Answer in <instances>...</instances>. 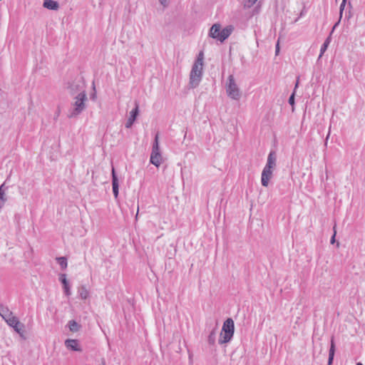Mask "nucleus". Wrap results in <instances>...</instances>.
<instances>
[{
    "instance_id": "ddd939ff",
    "label": "nucleus",
    "mask_w": 365,
    "mask_h": 365,
    "mask_svg": "<svg viewBox=\"0 0 365 365\" xmlns=\"http://www.w3.org/2000/svg\"><path fill=\"white\" fill-rule=\"evenodd\" d=\"M0 315L5 321L14 316L9 307L3 304H0Z\"/></svg>"
},
{
    "instance_id": "f03ea898",
    "label": "nucleus",
    "mask_w": 365,
    "mask_h": 365,
    "mask_svg": "<svg viewBox=\"0 0 365 365\" xmlns=\"http://www.w3.org/2000/svg\"><path fill=\"white\" fill-rule=\"evenodd\" d=\"M73 100L74 101L71 103V107L67 115L68 118L78 116L86 108V102L88 101L86 93L76 95L74 96Z\"/></svg>"
},
{
    "instance_id": "473e14b6",
    "label": "nucleus",
    "mask_w": 365,
    "mask_h": 365,
    "mask_svg": "<svg viewBox=\"0 0 365 365\" xmlns=\"http://www.w3.org/2000/svg\"><path fill=\"white\" fill-rule=\"evenodd\" d=\"M335 236H336V231H334V233L333 236L331 238V244H334V242H335Z\"/></svg>"
},
{
    "instance_id": "4be33fe9",
    "label": "nucleus",
    "mask_w": 365,
    "mask_h": 365,
    "mask_svg": "<svg viewBox=\"0 0 365 365\" xmlns=\"http://www.w3.org/2000/svg\"><path fill=\"white\" fill-rule=\"evenodd\" d=\"M57 262L61 266L62 269L67 267V259L65 257H56Z\"/></svg>"
},
{
    "instance_id": "2f4dec72",
    "label": "nucleus",
    "mask_w": 365,
    "mask_h": 365,
    "mask_svg": "<svg viewBox=\"0 0 365 365\" xmlns=\"http://www.w3.org/2000/svg\"><path fill=\"white\" fill-rule=\"evenodd\" d=\"M279 52V42H277L276 44V47H275L276 55H277Z\"/></svg>"
},
{
    "instance_id": "c85d7f7f",
    "label": "nucleus",
    "mask_w": 365,
    "mask_h": 365,
    "mask_svg": "<svg viewBox=\"0 0 365 365\" xmlns=\"http://www.w3.org/2000/svg\"><path fill=\"white\" fill-rule=\"evenodd\" d=\"M289 103L291 106H294V92L289 98Z\"/></svg>"
},
{
    "instance_id": "2eb2a0df",
    "label": "nucleus",
    "mask_w": 365,
    "mask_h": 365,
    "mask_svg": "<svg viewBox=\"0 0 365 365\" xmlns=\"http://www.w3.org/2000/svg\"><path fill=\"white\" fill-rule=\"evenodd\" d=\"M43 6L50 10H58L59 8V4L57 1L53 0H44Z\"/></svg>"
},
{
    "instance_id": "e433bc0d",
    "label": "nucleus",
    "mask_w": 365,
    "mask_h": 365,
    "mask_svg": "<svg viewBox=\"0 0 365 365\" xmlns=\"http://www.w3.org/2000/svg\"><path fill=\"white\" fill-rule=\"evenodd\" d=\"M349 6L351 8V3L349 2Z\"/></svg>"
},
{
    "instance_id": "6ab92c4d",
    "label": "nucleus",
    "mask_w": 365,
    "mask_h": 365,
    "mask_svg": "<svg viewBox=\"0 0 365 365\" xmlns=\"http://www.w3.org/2000/svg\"><path fill=\"white\" fill-rule=\"evenodd\" d=\"M346 0H342V2L340 5V8H339V21L334 24V27H333V29H334L339 24V22H340V20L342 17V14H343V11L344 10V7L346 6Z\"/></svg>"
},
{
    "instance_id": "0eeeda50",
    "label": "nucleus",
    "mask_w": 365,
    "mask_h": 365,
    "mask_svg": "<svg viewBox=\"0 0 365 365\" xmlns=\"http://www.w3.org/2000/svg\"><path fill=\"white\" fill-rule=\"evenodd\" d=\"M139 114V104L138 101H135V108L130 112L129 117L125 123V128H130L133 125Z\"/></svg>"
},
{
    "instance_id": "f257e3e1",
    "label": "nucleus",
    "mask_w": 365,
    "mask_h": 365,
    "mask_svg": "<svg viewBox=\"0 0 365 365\" xmlns=\"http://www.w3.org/2000/svg\"><path fill=\"white\" fill-rule=\"evenodd\" d=\"M203 59V52L200 51L194 64L192 65L190 74V86L193 88L198 86L200 82L201 81L202 76Z\"/></svg>"
},
{
    "instance_id": "f8f14e48",
    "label": "nucleus",
    "mask_w": 365,
    "mask_h": 365,
    "mask_svg": "<svg viewBox=\"0 0 365 365\" xmlns=\"http://www.w3.org/2000/svg\"><path fill=\"white\" fill-rule=\"evenodd\" d=\"M277 155L276 152L271 150L267 157V162L264 168L273 170L276 167Z\"/></svg>"
},
{
    "instance_id": "cd10ccee",
    "label": "nucleus",
    "mask_w": 365,
    "mask_h": 365,
    "mask_svg": "<svg viewBox=\"0 0 365 365\" xmlns=\"http://www.w3.org/2000/svg\"><path fill=\"white\" fill-rule=\"evenodd\" d=\"M63 289H64L66 295V296L71 295V290H70L69 284H67L66 285H63Z\"/></svg>"
},
{
    "instance_id": "c9c22d12",
    "label": "nucleus",
    "mask_w": 365,
    "mask_h": 365,
    "mask_svg": "<svg viewBox=\"0 0 365 365\" xmlns=\"http://www.w3.org/2000/svg\"><path fill=\"white\" fill-rule=\"evenodd\" d=\"M298 83H299L298 81H297L296 85H295V88L298 86Z\"/></svg>"
},
{
    "instance_id": "9d476101",
    "label": "nucleus",
    "mask_w": 365,
    "mask_h": 365,
    "mask_svg": "<svg viewBox=\"0 0 365 365\" xmlns=\"http://www.w3.org/2000/svg\"><path fill=\"white\" fill-rule=\"evenodd\" d=\"M65 346L68 349L75 351H81L82 349L77 339H68L65 341Z\"/></svg>"
},
{
    "instance_id": "dca6fc26",
    "label": "nucleus",
    "mask_w": 365,
    "mask_h": 365,
    "mask_svg": "<svg viewBox=\"0 0 365 365\" xmlns=\"http://www.w3.org/2000/svg\"><path fill=\"white\" fill-rule=\"evenodd\" d=\"M335 353V343L334 340V337L332 336L331 339V345L329 351V359H328V365H331L334 359V356Z\"/></svg>"
},
{
    "instance_id": "1a4fd4ad",
    "label": "nucleus",
    "mask_w": 365,
    "mask_h": 365,
    "mask_svg": "<svg viewBox=\"0 0 365 365\" xmlns=\"http://www.w3.org/2000/svg\"><path fill=\"white\" fill-rule=\"evenodd\" d=\"M232 31L233 26H227L223 29H221L219 36H216L215 37H217V40L220 42H223L231 35Z\"/></svg>"
},
{
    "instance_id": "20e7f679",
    "label": "nucleus",
    "mask_w": 365,
    "mask_h": 365,
    "mask_svg": "<svg viewBox=\"0 0 365 365\" xmlns=\"http://www.w3.org/2000/svg\"><path fill=\"white\" fill-rule=\"evenodd\" d=\"M163 161V157L160 150L159 138L157 133L155 136L154 142L152 146V151L150 158V162L156 167H159Z\"/></svg>"
},
{
    "instance_id": "393cba45",
    "label": "nucleus",
    "mask_w": 365,
    "mask_h": 365,
    "mask_svg": "<svg viewBox=\"0 0 365 365\" xmlns=\"http://www.w3.org/2000/svg\"><path fill=\"white\" fill-rule=\"evenodd\" d=\"M6 189V188L4 187V183L0 186V200L2 202V204H4L6 200V198L5 197Z\"/></svg>"
},
{
    "instance_id": "aec40b11",
    "label": "nucleus",
    "mask_w": 365,
    "mask_h": 365,
    "mask_svg": "<svg viewBox=\"0 0 365 365\" xmlns=\"http://www.w3.org/2000/svg\"><path fill=\"white\" fill-rule=\"evenodd\" d=\"M78 294L80 297L83 299H86L88 297V291L84 286H82L79 288Z\"/></svg>"
},
{
    "instance_id": "4c0bfd02",
    "label": "nucleus",
    "mask_w": 365,
    "mask_h": 365,
    "mask_svg": "<svg viewBox=\"0 0 365 365\" xmlns=\"http://www.w3.org/2000/svg\"><path fill=\"white\" fill-rule=\"evenodd\" d=\"M2 205H0V209L1 208Z\"/></svg>"
},
{
    "instance_id": "a211bd4d",
    "label": "nucleus",
    "mask_w": 365,
    "mask_h": 365,
    "mask_svg": "<svg viewBox=\"0 0 365 365\" xmlns=\"http://www.w3.org/2000/svg\"><path fill=\"white\" fill-rule=\"evenodd\" d=\"M330 42H331V37L329 36L327 38V39L324 41V43L321 46L320 54L319 56V58H320L323 56L324 52L327 51Z\"/></svg>"
},
{
    "instance_id": "39448f33",
    "label": "nucleus",
    "mask_w": 365,
    "mask_h": 365,
    "mask_svg": "<svg viewBox=\"0 0 365 365\" xmlns=\"http://www.w3.org/2000/svg\"><path fill=\"white\" fill-rule=\"evenodd\" d=\"M228 83L226 86V92L227 96L234 100H239L241 97V93L237 85L235 78L232 75L228 76Z\"/></svg>"
},
{
    "instance_id": "7ed1b4c3",
    "label": "nucleus",
    "mask_w": 365,
    "mask_h": 365,
    "mask_svg": "<svg viewBox=\"0 0 365 365\" xmlns=\"http://www.w3.org/2000/svg\"><path fill=\"white\" fill-rule=\"evenodd\" d=\"M235 332V324L232 318H227L223 323L222 332L218 342L220 344H227L231 341Z\"/></svg>"
},
{
    "instance_id": "bb28decb",
    "label": "nucleus",
    "mask_w": 365,
    "mask_h": 365,
    "mask_svg": "<svg viewBox=\"0 0 365 365\" xmlns=\"http://www.w3.org/2000/svg\"><path fill=\"white\" fill-rule=\"evenodd\" d=\"M59 280L63 284V285H66L68 284L67 279H66V274H61L59 277Z\"/></svg>"
},
{
    "instance_id": "7c9ffc66",
    "label": "nucleus",
    "mask_w": 365,
    "mask_h": 365,
    "mask_svg": "<svg viewBox=\"0 0 365 365\" xmlns=\"http://www.w3.org/2000/svg\"><path fill=\"white\" fill-rule=\"evenodd\" d=\"M60 108H58L55 113V116H54V120H57V118H58L59 115H60Z\"/></svg>"
},
{
    "instance_id": "6e6552de",
    "label": "nucleus",
    "mask_w": 365,
    "mask_h": 365,
    "mask_svg": "<svg viewBox=\"0 0 365 365\" xmlns=\"http://www.w3.org/2000/svg\"><path fill=\"white\" fill-rule=\"evenodd\" d=\"M272 177V170L267 169V168H264L262 177H261V182L264 187H267L269 185V181Z\"/></svg>"
},
{
    "instance_id": "4468645a",
    "label": "nucleus",
    "mask_w": 365,
    "mask_h": 365,
    "mask_svg": "<svg viewBox=\"0 0 365 365\" xmlns=\"http://www.w3.org/2000/svg\"><path fill=\"white\" fill-rule=\"evenodd\" d=\"M221 30V25L220 24H215L212 26L210 29L209 36L217 40L216 36H219Z\"/></svg>"
},
{
    "instance_id": "412c9836",
    "label": "nucleus",
    "mask_w": 365,
    "mask_h": 365,
    "mask_svg": "<svg viewBox=\"0 0 365 365\" xmlns=\"http://www.w3.org/2000/svg\"><path fill=\"white\" fill-rule=\"evenodd\" d=\"M14 329L21 336H23L24 332V325L21 322H19V324L13 326Z\"/></svg>"
},
{
    "instance_id": "5701e85b",
    "label": "nucleus",
    "mask_w": 365,
    "mask_h": 365,
    "mask_svg": "<svg viewBox=\"0 0 365 365\" xmlns=\"http://www.w3.org/2000/svg\"><path fill=\"white\" fill-rule=\"evenodd\" d=\"M216 328L213 329L208 336V343L214 344L215 342Z\"/></svg>"
},
{
    "instance_id": "423d86ee",
    "label": "nucleus",
    "mask_w": 365,
    "mask_h": 365,
    "mask_svg": "<svg viewBox=\"0 0 365 365\" xmlns=\"http://www.w3.org/2000/svg\"><path fill=\"white\" fill-rule=\"evenodd\" d=\"M67 89L71 96L81 95L86 93L85 83L81 79H76L72 82H68Z\"/></svg>"
},
{
    "instance_id": "f3484780",
    "label": "nucleus",
    "mask_w": 365,
    "mask_h": 365,
    "mask_svg": "<svg viewBox=\"0 0 365 365\" xmlns=\"http://www.w3.org/2000/svg\"><path fill=\"white\" fill-rule=\"evenodd\" d=\"M68 327L70 331L72 332H77L81 327V326L75 320L69 321L68 323Z\"/></svg>"
},
{
    "instance_id": "a878e982",
    "label": "nucleus",
    "mask_w": 365,
    "mask_h": 365,
    "mask_svg": "<svg viewBox=\"0 0 365 365\" xmlns=\"http://www.w3.org/2000/svg\"><path fill=\"white\" fill-rule=\"evenodd\" d=\"M257 0H244V7L250 8L252 7Z\"/></svg>"
},
{
    "instance_id": "f704fd0d",
    "label": "nucleus",
    "mask_w": 365,
    "mask_h": 365,
    "mask_svg": "<svg viewBox=\"0 0 365 365\" xmlns=\"http://www.w3.org/2000/svg\"><path fill=\"white\" fill-rule=\"evenodd\" d=\"M356 365H363V364L361 362H358Z\"/></svg>"
},
{
    "instance_id": "9b49d317",
    "label": "nucleus",
    "mask_w": 365,
    "mask_h": 365,
    "mask_svg": "<svg viewBox=\"0 0 365 365\" xmlns=\"http://www.w3.org/2000/svg\"><path fill=\"white\" fill-rule=\"evenodd\" d=\"M112 187H113V192L115 199L118 197L119 192V183L118 178L115 174V169L112 168Z\"/></svg>"
},
{
    "instance_id": "c756f323",
    "label": "nucleus",
    "mask_w": 365,
    "mask_h": 365,
    "mask_svg": "<svg viewBox=\"0 0 365 365\" xmlns=\"http://www.w3.org/2000/svg\"><path fill=\"white\" fill-rule=\"evenodd\" d=\"M159 1L164 7H166L168 6L170 0H159Z\"/></svg>"
},
{
    "instance_id": "72a5a7b5",
    "label": "nucleus",
    "mask_w": 365,
    "mask_h": 365,
    "mask_svg": "<svg viewBox=\"0 0 365 365\" xmlns=\"http://www.w3.org/2000/svg\"><path fill=\"white\" fill-rule=\"evenodd\" d=\"M351 15L350 11L348 13L347 12L345 13V17L346 18L349 19V18H351Z\"/></svg>"
},
{
    "instance_id": "b1692460",
    "label": "nucleus",
    "mask_w": 365,
    "mask_h": 365,
    "mask_svg": "<svg viewBox=\"0 0 365 365\" xmlns=\"http://www.w3.org/2000/svg\"><path fill=\"white\" fill-rule=\"evenodd\" d=\"M19 320L17 317L13 316L12 317L9 318L6 321V322L9 325L10 327H13V326L19 324Z\"/></svg>"
}]
</instances>
